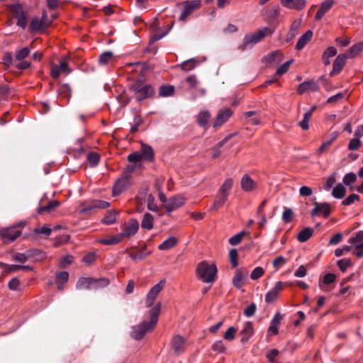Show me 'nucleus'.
I'll return each instance as SVG.
<instances>
[{
    "label": "nucleus",
    "mask_w": 363,
    "mask_h": 363,
    "mask_svg": "<svg viewBox=\"0 0 363 363\" xmlns=\"http://www.w3.org/2000/svg\"><path fill=\"white\" fill-rule=\"evenodd\" d=\"M233 111L230 108H225L218 113L217 118L213 123V128H217L226 122L228 119L232 116Z\"/></svg>",
    "instance_id": "4be33fe9"
},
{
    "label": "nucleus",
    "mask_w": 363,
    "mask_h": 363,
    "mask_svg": "<svg viewBox=\"0 0 363 363\" xmlns=\"http://www.w3.org/2000/svg\"><path fill=\"white\" fill-rule=\"evenodd\" d=\"M52 22V20L50 19L46 13L43 11L40 18L34 17L32 18L30 23V30L32 32H43L51 25Z\"/></svg>",
    "instance_id": "0eeeda50"
},
{
    "label": "nucleus",
    "mask_w": 363,
    "mask_h": 363,
    "mask_svg": "<svg viewBox=\"0 0 363 363\" xmlns=\"http://www.w3.org/2000/svg\"><path fill=\"white\" fill-rule=\"evenodd\" d=\"M363 50V42H359L353 45L347 52L348 58L357 57Z\"/></svg>",
    "instance_id": "2f4dec72"
},
{
    "label": "nucleus",
    "mask_w": 363,
    "mask_h": 363,
    "mask_svg": "<svg viewBox=\"0 0 363 363\" xmlns=\"http://www.w3.org/2000/svg\"><path fill=\"white\" fill-rule=\"evenodd\" d=\"M360 197L358 194H352L347 196L345 200L342 201V205L343 206H350L352 204L354 201H359Z\"/></svg>",
    "instance_id": "3c124183"
},
{
    "label": "nucleus",
    "mask_w": 363,
    "mask_h": 363,
    "mask_svg": "<svg viewBox=\"0 0 363 363\" xmlns=\"http://www.w3.org/2000/svg\"><path fill=\"white\" fill-rule=\"evenodd\" d=\"M139 229V223L135 219H130L122 225V232L119 234L122 239L130 238L135 235Z\"/></svg>",
    "instance_id": "9d476101"
},
{
    "label": "nucleus",
    "mask_w": 363,
    "mask_h": 363,
    "mask_svg": "<svg viewBox=\"0 0 363 363\" xmlns=\"http://www.w3.org/2000/svg\"><path fill=\"white\" fill-rule=\"evenodd\" d=\"M110 281L107 278L92 279L89 277H81L77 283V288L79 289H98L106 287Z\"/></svg>",
    "instance_id": "39448f33"
},
{
    "label": "nucleus",
    "mask_w": 363,
    "mask_h": 363,
    "mask_svg": "<svg viewBox=\"0 0 363 363\" xmlns=\"http://www.w3.org/2000/svg\"><path fill=\"white\" fill-rule=\"evenodd\" d=\"M237 329L234 327H230L224 334V339L227 340H233L235 338V335Z\"/></svg>",
    "instance_id": "774afa93"
},
{
    "label": "nucleus",
    "mask_w": 363,
    "mask_h": 363,
    "mask_svg": "<svg viewBox=\"0 0 363 363\" xmlns=\"http://www.w3.org/2000/svg\"><path fill=\"white\" fill-rule=\"evenodd\" d=\"M185 82L190 89L196 90L200 96L205 94V90L203 89H197L199 85V81L195 75H189L185 79Z\"/></svg>",
    "instance_id": "5701e85b"
},
{
    "label": "nucleus",
    "mask_w": 363,
    "mask_h": 363,
    "mask_svg": "<svg viewBox=\"0 0 363 363\" xmlns=\"http://www.w3.org/2000/svg\"><path fill=\"white\" fill-rule=\"evenodd\" d=\"M179 242V238H176L174 237H170L163 242H162L159 246L158 249L160 250H169L174 247H175Z\"/></svg>",
    "instance_id": "bb28decb"
},
{
    "label": "nucleus",
    "mask_w": 363,
    "mask_h": 363,
    "mask_svg": "<svg viewBox=\"0 0 363 363\" xmlns=\"http://www.w3.org/2000/svg\"><path fill=\"white\" fill-rule=\"evenodd\" d=\"M310 113H305L303 118L298 123L299 126L304 130L309 128V121L311 118Z\"/></svg>",
    "instance_id": "8fccbe9b"
},
{
    "label": "nucleus",
    "mask_w": 363,
    "mask_h": 363,
    "mask_svg": "<svg viewBox=\"0 0 363 363\" xmlns=\"http://www.w3.org/2000/svg\"><path fill=\"white\" fill-rule=\"evenodd\" d=\"M201 1L194 0L190 1H183V21L189 16L195 9L200 8Z\"/></svg>",
    "instance_id": "2eb2a0df"
},
{
    "label": "nucleus",
    "mask_w": 363,
    "mask_h": 363,
    "mask_svg": "<svg viewBox=\"0 0 363 363\" xmlns=\"http://www.w3.org/2000/svg\"><path fill=\"white\" fill-rule=\"evenodd\" d=\"M313 229L309 227L303 228L298 235L297 239L301 242H305L313 235Z\"/></svg>",
    "instance_id": "473e14b6"
},
{
    "label": "nucleus",
    "mask_w": 363,
    "mask_h": 363,
    "mask_svg": "<svg viewBox=\"0 0 363 363\" xmlns=\"http://www.w3.org/2000/svg\"><path fill=\"white\" fill-rule=\"evenodd\" d=\"M333 4H334V1L333 0H325V1H324L321 4L319 9L318 10V11L315 13V19L316 21L320 20L323 17L325 13L326 12H328L332 8Z\"/></svg>",
    "instance_id": "412c9836"
},
{
    "label": "nucleus",
    "mask_w": 363,
    "mask_h": 363,
    "mask_svg": "<svg viewBox=\"0 0 363 363\" xmlns=\"http://www.w3.org/2000/svg\"><path fill=\"white\" fill-rule=\"evenodd\" d=\"M161 310V303H157L150 312V321H143L138 325L134 327L132 337L137 340H141L147 333L154 330L158 320Z\"/></svg>",
    "instance_id": "f257e3e1"
},
{
    "label": "nucleus",
    "mask_w": 363,
    "mask_h": 363,
    "mask_svg": "<svg viewBox=\"0 0 363 363\" xmlns=\"http://www.w3.org/2000/svg\"><path fill=\"white\" fill-rule=\"evenodd\" d=\"M231 138V135H228L223 140L219 142L217 145V147L213 150V152L212 155L213 158H217L220 155V148L225 144L226 141H228Z\"/></svg>",
    "instance_id": "6e6d98bb"
},
{
    "label": "nucleus",
    "mask_w": 363,
    "mask_h": 363,
    "mask_svg": "<svg viewBox=\"0 0 363 363\" xmlns=\"http://www.w3.org/2000/svg\"><path fill=\"white\" fill-rule=\"evenodd\" d=\"M320 89V86L318 84V82L315 80H309L305 81L301 84H299L298 88L297 89V92L299 94H303L308 90H311L312 91H317Z\"/></svg>",
    "instance_id": "dca6fc26"
},
{
    "label": "nucleus",
    "mask_w": 363,
    "mask_h": 363,
    "mask_svg": "<svg viewBox=\"0 0 363 363\" xmlns=\"http://www.w3.org/2000/svg\"><path fill=\"white\" fill-rule=\"evenodd\" d=\"M113 59V55L111 52H106L99 57L100 64L105 65L111 62Z\"/></svg>",
    "instance_id": "49530a36"
},
{
    "label": "nucleus",
    "mask_w": 363,
    "mask_h": 363,
    "mask_svg": "<svg viewBox=\"0 0 363 363\" xmlns=\"http://www.w3.org/2000/svg\"><path fill=\"white\" fill-rule=\"evenodd\" d=\"M199 277L206 283L215 281L217 274V267L214 264H208L206 261L200 262L196 269Z\"/></svg>",
    "instance_id": "7ed1b4c3"
},
{
    "label": "nucleus",
    "mask_w": 363,
    "mask_h": 363,
    "mask_svg": "<svg viewBox=\"0 0 363 363\" xmlns=\"http://www.w3.org/2000/svg\"><path fill=\"white\" fill-rule=\"evenodd\" d=\"M352 265V262L350 259H342L337 261V266L340 268V271L345 272L347 267Z\"/></svg>",
    "instance_id": "864d4df0"
},
{
    "label": "nucleus",
    "mask_w": 363,
    "mask_h": 363,
    "mask_svg": "<svg viewBox=\"0 0 363 363\" xmlns=\"http://www.w3.org/2000/svg\"><path fill=\"white\" fill-rule=\"evenodd\" d=\"M229 257L233 267H236L238 265V251L236 249H232L229 252Z\"/></svg>",
    "instance_id": "052dcab7"
},
{
    "label": "nucleus",
    "mask_w": 363,
    "mask_h": 363,
    "mask_svg": "<svg viewBox=\"0 0 363 363\" xmlns=\"http://www.w3.org/2000/svg\"><path fill=\"white\" fill-rule=\"evenodd\" d=\"M274 30L264 27L254 33L247 34L245 36L243 42L238 47V49L242 52L251 48L255 44L259 43L264 37L271 35Z\"/></svg>",
    "instance_id": "f03ea898"
},
{
    "label": "nucleus",
    "mask_w": 363,
    "mask_h": 363,
    "mask_svg": "<svg viewBox=\"0 0 363 363\" xmlns=\"http://www.w3.org/2000/svg\"><path fill=\"white\" fill-rule=\"evenodd\" d=\"M350 244H359L363 242V230L357 233L355 237H352L348 240Z\"/></svg>",
    "instance_id": "680f3d73"
},
{
    "label": "nucleus",
    "mask_w": 363,
    "mask_h": 363,
    "mask_svg": "<svg viewBox=\"0 0 363 363\" xmlns=\"http://www.w3.org/2000/svg\"><path fill=\"white\" fill-rule=\"evenodd\" d=\"M345 194L346 189L341 183H338L332 191L333 196L338 199H342Z\"/></svg>",
    "instance_id": "f704fd0d"
},
{
    "label": "nucleus",
    "mask_w": 363,
    "mask_h": 363,
    "mask_svg": "<svg viewBox=\"0 0 363 363\" xmlns=\"http://www.w3.org/2000/svg\"><path fill=\"white\" fill-rule=\"evenodd\" d=\"M254 334V329L252 326V323L250 321L245 323L242 330L240 331L241 342L245 343L247 342L250 337H251Z\"/></svg>",
    "instance_id": "aec40b11"
},
{
    "label": "nucleus",
    "mask_w": 363,
    "mask_h": 363,
    "mask_svg": "<svg viewBox=\"0 0 363 363\" xmlns=\"http://www.w3.org/2000/svg\"><path fill=\"white\" fill-rule=\"evenodd\" d=\"M109 206L110 204L108 202L96 200L94 201L88 207L82 208L81 210V213H88L94 208H106L109 207Z\"/></svg>",
    "instance_id": "393cba45"
},
{
    "label": "nucleus",
    "mask_w": 363,
    "mask_h": 363,
    "mask_svg": "<svg viewBox=\"0 0 363 363\" xmlns=\"http://www.w3.org/2000/svg\"><path fill=\"white\" fill-rule=\"evenodd\" d=\"M9 10L13 18L17 19V26L26 29L28 23V13L23 10V6L20 4H15L9 6Z\"/></svg>",
    "instance_id": "423d86ee"
},
{
    "label": "nucleus",
    "mask_w": 363,
    "mask_h": 363,
    "mask_svg": "<svg viewBox=\"0 0 363 363\" xmlns=\"http://www.w3.org/2000/svg\"><path fill=\"white\" fill-rule=\"evenodd\" d=\"M247 276V271L243 273L241 269L236 271L235 276L233 278V284L237 289H240L245 284Z\"/></svg>",
    "instance_id": "6ab92c4d"
},
{
    "label": "nucleus",
    "mask_w": 363,
    "mask_h": 363,
    "mask_svg": "<svg viewBox=\"0 0 363 363\" xmlns=\"http://www.w3.org/2000/svg\"><path fill=\"white\" fill-rule=\"evenodd\" d=\"M172 347L175 352L180 353L182 347V337L179 335L175 336L172 340Z\"/></svg>",
    "instance_id": "5fc2aeb1"
},
{
    "label": "nucleus",
    "mask_w": 363,
    "mask_h": 363,
    "mask_svg": "<svg viewBox=\"0 0 363 363\" xmlns=\"http://www.w3.org/2000/svg\"><path fill=\"white\" fill-rule=\"evenodd\" d=\"M283 59V55L281 52L279 50L273 51L269 55L264 56L262 58V61H265L268 63H272L276 62L279 63Z\"/></svg>",
    "instance_id": "c85d7f7f"
},
{
    "label": "nucleus",
    "mask_w": 363,
    "mask_h": 363,
    "mask_svg": "<svg viewBox=\"0 0 363 363\" xmlns=\"http://www.w3.org/2000/svg\"><path fill=\"white\" fill-rule=\"evenodd\" d=\"M142 160L143 155L138 152H135L128 156V160L130 162L136 163L142 161Z\"/></svg>",
    "instance_id": "e2e57ef3"
},
{
    "label": "nucleus",
    "mask_w": 363,
    "mask_h": 363,
    "mask_svg": "<svg viewBox=\"0 0 363 363\" xmlns=\"http://www.w3.org/2000/svg\"><path fill=\"white\" fill-rule=\"evenodd\" d=\"M357 181V175L353 172L346 174L342 179L343 183L346 186H350Z\"/></svg>",
    "instance_id": "c03bdc74"
},
{
    "label": "nucleus",
    "mask_w": 363,
    "mask_h": 363,
    "mask_svg": "<svg viewBox=\"0 0 363 363\" xmlns=\"http://www.w3.org/2000/svg\"><path fill=\"white\" fill-rule=\"evenodd\" d=\"M360 138L355 137L352 139L348 144V149L350 150H356L361 146Z\"/></svg>",
    "instance_id": "bf43d9fd"
},
{
    "label": "nucleus",
    "mask_w": 363,
    "mask_h": 363,
    "mask_svg": "<svg viewBox=\"0 0 363 363\" xmlns=\"http://www.w3.org/2000/svg\"><path fill=\"white\" fill-rule=\"evenodd\" d=\"M50 75L53 79H58L61 74H68L71 72L67 58L60 60V65L51 64Z\"/></svg>",
    "instance_id": "1a4fd4ad"
},
{
    "label": "nucleus",
    "mask_w": 363,
    "mask_h": 363,
    "mask_svg": "<svg viewBox=\"0 0 363 363\" xmlns=\"http://www.w3.org/2000/svg\"><path fill=\"white\" fill-rule=\"evenodd\" d=\"M347 54H340L335 60L333 66V70L330 73V76L333 77L338 74L343 68L347 59Z\"/></svg>",
    "instance_id": "4468645a"
},
{
    "label": "nucleus",
    "mask_w": 363,
    "mask_h": 363,
    "mask_svg": "<svg viewBox=\"0 0 363 363\" xmlns=\"http://www.w3.org/2000/svg\"><path fill=\"white\" fill-rule=\"evenodd\" d=\"M60 205V203L57 201H50L49 203L45 206H40L38 209V213L47 211L50 212L56 208Z\"/></svg>",
    "instance_id": "58836bf2"
},
{
    "label": "nucleus",
    "mask_w": 363,
    "mask_h": 363,
    "mask_svg": "<svg viewBox=\"0 0 363 363\" xmlns=\"http://www.w3.org/2000/svg\"><path fill=\"white\" fill-rule=\"evenodd\" d=\"M123 241L121 235L118 233L113 235H108L96 240V242L104 245H115Z\"/></svg>",
    "instance_id": "a211bd4d"
},
{
    "label": "nucleus",
    "mask_w": 363,
    "mask_h": 363,
    "mask_svg": "<svg viewBox=\"0 0 363 363\" xmlns=\"http://www.w3.org/2000/svg\"><path fill=\"white\" fill-rule=\"evenodd\" d=\"M130 90L134 94L136 100L139 101L152 96L154 94L153 88L142 80L135 81L130 85Z\"/></svg>",
    "instance_id": "20e7f679"
},
{
    "label": "nucleus",
    "mask_w": 363,
    "mask_h": 363,
    "mask_svg": "<svg viewBox=\"0 0 363 363\" xmlns=\"http://www.w3.org/2000/svg\"><path fill=\"white\" fill-rule=\"evenodd\" d=\"M30 54V49L27 47L17 51L15 55L14 61H21L26 58Z\"/></svg>",
    "instance_id": "a19ab883"
},
{
    "label": "nucleus",
    "mask_w": 363,
    "mask_h": 363,
    "mask_svg": "<svg viewBox=\"0 0 363 363\" xmlns=\"http://www.w3.org/2000/svg\"><path fill=\"white\" fill-rule=\"evenodd\" d=\"M118 213L116 211H110L107 212L101 222L106 225H111L116 221V215Z\"/></svg>",
    "instance_id": "4c0bfd02"
},
{
    "label": "nucleus",
    "mask_w": 363,
    "mask_h": 363,
    "mask_svg": "<svg viewBox=\"0 0 363 363\" xmlns=\"http://www.w3.org/2000/svg\"><path fill=\"white\" fill-rule=\"evenodd\" d=\"M18 269H23L24 271H32L33 268L28 265H17V264H11L8 267L7 273H10L11 272H15Z\"/></svg>",
    "instance_id": "09e8293b"
},
{
    "label": "nucleus",
    "mask_w": 363,
    "mask_h": 363,
    "mask_svg": "<svg viewBox=\"0 0 363 363\" xmlns=\"http://www.w3.org/2000/svg\"><path fill=\"white\" fill-rule=\"evenodd\" d=\"M257 306L255 303H251L248 307H247L244 311V314L247 317H252L255 315L256 312Z\"/></svg>",
    "instance_id": "338daca9"
},
{
    "label": "nucleus",
    "mask_w": 363,
    "mask_h": 363,
    "mask_svg": "<svg viewBox=\"0 0 363 363\" xmlns=\"http://www.w3.org/2000/svg\"><path fill=\"white\" fill-rule=\"evenodd\" d=\"M336 280V275L333 273L326 274L323 278V284L325 285H329L333 284Z\"/></svg>",
    "instance_id": "69168bd1"
},
{
    "label": "nucleus",
    "mask_w": 363,
    "mask_h": 363,
    "mask_svg": "<svg viewBox=\"0 0 363 363\" xmlns=\"http://www.w3.org/2000/svg\"><path fill=\"white\" fill-rule=\"evenodd\" d=\"M245 234H246V233L245 231H242V232L233 235V237H231L229 239V240H228L229 244L231 245H233V246L238 245L241 242V240H242V238Z\"/></svg>",
    "instance_id": "37998d69"
},
{
    "label": "nucleus",
    "mask_w": 363,
    "mask_h": 363,
    "mask_svg": "<svg viewBox=\"0 0 363 363\" xmlns=\"http://www.w3.org/2000/svg\"><path fill=\"white\" fill-rule=\"evenodd\" d=\"M313 37V31L311 30H307L303 35H302L296 45V49L298 50H302L305 45L311 40Z\"/></svg>",
    "instance_id": "a878e982"
},
{
    "label": "nucleus",
    "mask_w": 363,
    "mask_h": 363,
    "mask_svg": "<svg viewBox=\"0 0 363 363\" xmlns=\"http://www.w3.org/2000/svg\"><path fill=\"white\" fill-rule=\"evenodd\" d=\"M211 348L213 351L218 353L223 352L225 350V347L222 340H218L214 342Z\"/></svg>",
    "instance_id": "0e129e2a"
},
{
    "label": "nucleus",
    "mask_w": 363,
    "mask_h": 363,
    "mask_svg": "<svg viewBox=\"0 0 363 363\" xmlns=\"http://www.w3.org/2000/svg\"><path fill=\"white\" fill-rule=\"evenodd\" d=\"M241 188L245 191H251L256 188L255 182L251 179V177L245 174L240 182Z\"/></svg>",
    "instance_id": "b1692460"
},
{
    "label": "nucleus",
    "mask_w": 363,
    "mask_h": 363,
    "mask_svg": "<svg viewBox=\"0 0 363 363\" xmlns=\"http://www.w3.org/2000/svg\"><path fill=\"white\" fill-rule=\"evenodd\" d=\"M294 218V213L293 211L291 208H284V211L282 215V220L284 223H290Z\"/></svg>",
    "instance_id": "603ef678"
},
{
    "label": "nucleus",
    "mask_w": 363,
    "mask_h": 363,
    "mask_svg": "<svg viewBox=\"0 0 363 363\" xmlns=\"http://www.w3.org/2000/svg\"><path fill=\"white\" fill-rule=\"evenodd\" d=\"M211 118V114L208 111H204L198 114L197 123L203 128H206Z\"/></svg>",
    "instance_id": "72a5a7b5"
},
{
    "label": "nucleus",
    "mask_w": 363,
    "mask_h": 363,
    "mask_svg": "<svg viewBox=\"0 0 363 363\" xmlns=\"http://www.w3.org/2000/svg\"><path fill=\"white\" fill-rule=\"evenodd\" d=\"M287 284L282 281L277 282L275 286L265 295V301L270 303L275 301L278 297V293Z\"/></svg>",
    "instance_id": "f8f14e48"
},
{
    "label": "nucleus",
    "mask_w": 363,
    "mask_h": 363,
    "mask_svg": "<svg viewBox=\"0 0 363 363\" xmlns=\"http://www.w3.org/2000/svg\"><path fill=\"white\" fill-rule=\"evenodd\" d=\"M153 216L150 213H147L143 216V219L141 223V226L143 228L151 230L153 228Z\"/></svg>",
    "instance_id": "c9c22d12"
},
{
    "label": "nucleus",
    "mask_w": 363,
    "mask_h": 363,
    "mask_svg": "<svg viewBox=\"0 0 363 363\" xmlns=\"http://www.w3.org/2000/svg\"><path fill=\"white\" fill-rule=\"evenodd\" d=\"M143 155V160H147L152 161L154 157L153 150L151 147L145 145H143L141 147V153Z\"/></svg>",
    "instance_id": "e433bc0d"
},
{
    "label": "nucleus",
    "mask_w": 363,
    "mask_h": 363,
    "mask_svg": "<svg viewBox=\"0 0 363 363\" xmlns=\"http://www.w3.org/2000/svg\"><path fill=\"white\" fill-rule=\"evenodd\" d=\"M315 208L311 211V216L314 217L322 213L324 218H328L330 214V207L328 203H314Z\"/></svg>",
    "instance_id": "ddd939ff"
},
{
    "label": "nucleus",
    "mask_w": 363,
    "mask_h": 363,
    "mask_svg": "<svg viewBox=\"0 0 363 363\" xmlns=\"http://www.w3.org/2000/svg\"><path fill=\"white\" fill-rule=\"evenodd\" d=\"M293 62H294V60H290L286 62L285 63L282 64L281 65H280L277 68L275 75L281 76V75L285 74L289 70V66L291 65V64H292Z\"/></svg>",
    "instance_id": "79ce46f5"
},
{
    "label": "nucleus",
    "mask_w": 363,
    "mask_h": 363,
    "mask_svg": "<svg viewBox=\"0 0 363 363\" xmlns=\"http://www.w3.org/2000/svg\"><path fill=\"white\" fill-rule=\"evenodd\" d=\"M264 273V270L261 267H255L250 274V278L252 280H257L259 279Z\"/></svg>",
    "instance_id": "4d7b16f0"
},
{
    "label": "nucleus",
    "mask_w": 363,
    "mask_h": 363,
    "mask_svg": "<svg viewBox=\"0 0 363 363\" xmlns=\"http://www.w3.org/2000/svg\"><path fill=\"white\" fill-rule=\"evenodd\" d=\"M130 185V178L128 176L123 177L118 179L113 188V196L118 195L121 191Z\"/></svg>",
    "instance_id": "f3484780"
},
{
    "label": "nucleus",
    "mask_w": 363,
    "mask_h": 363,
    "mask_svg": "<svg viewBox=\"0 0 363 363\" xmlns=\"http://www.w3.org/2000/svg\"><path fill=\"white\" fill-rule=\"evenodd\" d=\"M100 156L98 153L91 152L87 155V160L92 165L94 166L99 162Z\"/></svg>",
    "instance_id": "13d9d810"
},
{
    "label": "nucleus",
    "mask_w": 363,
    "mask_h": 363,
    "mask_svg": "<svg viewBox=\"0 0 363 363\" xmlns=\"http://www.w3.org/2000/svg\"><path fill=\"white\" fill-rule=\"evenodd\" d=\"M174 90L172 86H162L160 88L159 94L161 96H169L173 94Z\"/></svg>",
    "instance_id": "de8ad7c7"
},
{
    "label": "nucleus",
    "mask_w": 363,
    "mask_h": 363,
    "mask_svg": "<svg viewBox=\"0 0 363 363\" xmlns=\"http://www.w3.org/2000/svg\"><path fill=\"white\" fill-rule=\"evenodd\" d=\"M199 65V61L195 59H190L183 62V71H190Z\"/></svg>",
    "instance_id": "ea45409f"
},
{
    "label": "nucleus",
    "mask_w": 363,
    "mask_h": 363,
    "mask_svg": "<svg viewBox=\"0 0 363 363\" xmlns=\"http://www.w3.org/2000/svg\"><path fill=\"white\" fill-rule=\"evenodd\" d=\"M164 284L165 281L164 280H161L150 290L146 298V306L147 307H150L153 304L156 297L164 288Z\"/></svg>",
    "instance_id": "9b49d317"
},
{
    "label": "nucleus",
    "mask_w": 363,
    "mask_h": 363,
    "mask_svg": "<svg viewBox=\"0 0 363 363\" xmlns=\"http://www.w3.org/2000/svg\"><path fill=\"white\" fill-rule=\"evenodd\" d=\"M233 184V181L231 178H228L225 180L224 183L222 184V186L219 189V192L221 193H228L230 191L232 186Z\"/></svg>",
    "instance_id": "a18cd8bd"
},
{
    "label": "nucleus",
    "mask_w": 363,
    "mask_h": 363,
    "mask_svg": "<svg viewBox=\"0 0 363 363\" xmlns=\"http://www.w3.org/2000/svg\"><path fill=\"white\" fill-rule=\"evenodd\" d=\"M69 273L67 272H61L56 274L55 283L57 285V289L62 291L64 288V284L68 281Z\"/></svg>",
    "instance_id": "c756f323"
},
{
    "label": "nucleus",
    "mask_w": 363,
    "mask_h": 363,
    "mask_svg": "<svg viewBox=\"0 0 363 363\" xmlns=\"http://www.w3.org/2000/svg\"><path fill=\"white\" fill-rule=\"evenodd\" d=\"M300 26H301L300 20H296L292 23L290 30L286 35V41L287 43L291 42L296 36V35L298 34V30L299 29Z\"/></svg>",
    "instance_id": "cd10ccee"
},
{
    "label": "nucleus",
    "mask_w": 363,
    "mask_h": 363,
    "mask_svg": "<svg viewBox=\"0 0 363 363\" xmlns=\"http://www.w3.org/2000/svg\"><path fill=\"white\" fill-rule=\"evenodd\" d=\"M24 223H20L13 226L3 228L0 230L1 238L6 241H13L21 234V229L23 228Z\"/></svg>",
    "instance_id": "6e6552de"
},
{
    "label": "nucleus",
    "mask_w": 363,
    "mask_h": 363,
    "mask_svg": "<svg viewBox=\"0 0 363 363\" xmlns=\"http://www.w3.org/2000/svg\"><path fill=\"white\" fill-rule=\"evenodd\" d=\"M228 193L218 192L214 203L213 204V210H217L220 208L228 200Z\"/></svg>",
    "instance_id": "7c9ffc66"
}]
</instances>
